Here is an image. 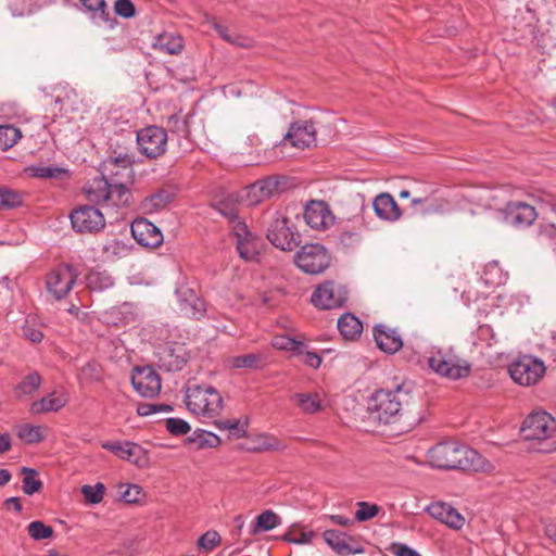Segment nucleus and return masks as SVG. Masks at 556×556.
<instances>
[{
    "instance_id": "8",
    "label": "nucleus",
    "mask_w": 556,
    "mask_h": 556,
    "mask_svg": "<svg viewBox=\"0 0 556 556\" xmlns=\"http://www.w3.org/2000/svg\"><path fill=\"white\" fill-rule=\"evenodd\" d=\"M511 379L523 387L538 383L545 375L546 367L544 363L531 355H523L508 367Z\"/></svg>"
},
{
    "instance_id": "44",
    "label": "nucleus",
    "mask_w": 556,
    "mask_h": 556,
    "mask_svg": "<svg viewBox=\"0 0 556 556\" xmlns=\"http://www.w3.org/2000/svg\"><path fill=\"white\" fill-rule=\"evenodd\" d=\"M135 160L130 154H118L111 156L103 163L104 172H110L112 175H118V172H114V167H121L124 170H130Z\"/></svg>"
},
{
    "instance_id": "25",
    "label": "nucleus",
    "mask_w": 556,
    "mask_h": 556,
    "mask_svg": "<svg viewBox=\"0 0 556 556\" xmlns=\"http://www.w3.org/2000/svg\"><path fill=\"white\" fill-rule=\"evenodd\" d=\"M372 208L375 214L382 220L395 222L402 216L396 201L387 192H382L374 199Z\"/></svg>"
},
{
    "instance_id": "10",
    "label": "nucleus",
    "mask_w": 556,
    "mask_h": 556,
    "mask_svg": "<svg viewBox=\"0 0 556 556\" xmlns=\"http://www.w3.org/2000/svg\"><path fill=\"white\" fill-rule=\"evenodd\" d=\"M167 132L159 126H148L137 132L139 152L148 159H156L166 152Z\"/></svg>"
},
{
    "instance_id": "49",
    "label": "nucleus",
    "mask_w": 556,
    "mask_h": 556,
    "mask_svg": "<svg viewBox=\"0 0 556 556\" xmlns=\"http://www.w3.org/2000/svg\"><path fill=\"white\" fill-rule=\"evenodd\" d=\"M356 506L355 519L359 522L375 518L381 509L377 504H370L368 502H357Z\"/></svg>"
},
{
    "instance_id": "21",
    "label": "nucleus",
    "mask_w": 556,
    "mask_h": 556,
    "mask_svg": "<svg viewBox=\"0 0 556 556\" xmlns=\"http://www.w3.org/2000/svg\"><path fill=\"white\" fill-rule=\"evenodd\" d=\"M283 140L298 149L309 148L316 141V128L312 122H295L290 126Z\"/></svg>"
},
{
    "instance_id": "3",
    "label": "nucleus",
    "mask_w": 556,
    "mask_h": 556,
    "mask_svg": "<svg viewBox=\"0 0 556 556\" xmlns=\"http://www.w3.org/2000/svg\"><path fill=\"white\" fill-rule=\"evenodd\" d=\"M185 404L194 415L213 418L218 416L224 407L220 393L207 383H193L185 389Z\"/></svg>"
},
{
    "instance_id": "29",
    "label": "nucleus",
    "mask_w": 556,
    "mask_h": 556,
    "mask_svg": "<svg viewBox=\"0 0 556 556\" xmlns=\"http://www.w3.org/2000/svg\"><path fill=\"white\" fill-rule=\"evenodd\" d=\"M337 327L342 337L346 340H355L363 331L362 321L351 313L341 315L338 319Z\"/></svg>"
},
{
    "instance_id": "56",
    "label": "nucleus",
    "mask_w": 556,
    "mask_h": 556,
    "mask_svg": "<svg viewBox=\"0 0 556 556\" xmlns=\"http://www.w3.org/2000/svg\"><path fill=\"white\" fill-rule=\"evenodd\" d=\"M79 275H80V273L78 271V269L74 265L68 264V263H64V264L59 265L54 269L53 276L51 278H58V279H61V278H77Z\"/></svg>"
},
{
    "instance_id": "20",
    "label": "nucleus",
    "mask_w": 556,
    "mask_h": 556,
    "mask_svg": "<svg viewBox=\"0 0 556 556\" xmlns=\"http://www.w3.org/2000/svg\"><path fill=\"white\" fill-rule=\"evenodd\" d=\"M131 235L142 247L157 248L163 242V235L159 227L146 218H137L131 223Z\"/></svg>"
},
{
    "instance_id": "1",
    "label": "nucleus",
    "mask_w": 556,
    "mask_h": 556,
    "mask_svg": "<svg viewBox=\"0 0 556 556\" xmlns=\"http://www.w3.org/2000/svg\"><path fill=\"white\" fill-rule=\"evenodd\" d=\"M427 457L432 467L444 470L490 473L495 468L478 451L454 441L438 443L428 451Z\"/></svg>"
},
{
    "instance_id": "9",
    "label": "nucleus",
    "mask_w": 556,
    "mask_h": 556,
    "mask_svg": "<svg viewBox=\"0 0 556 556\" xmlns=\"http://www.w3.org/2000/svg\"><path fill=\"white\" fill-rule=\"evenodd\" d=\"M296 266L308 275L323 273L330 264L327 250L318 243L306 244L294 256Z\"/></svg>"
},
{
    "instance_id": "52",
    "label": "nucleus",
    "mask_w": 556,
    "mask_h": 556,
    "mask_svg": "<svg viewBox=\"0 0 556 556\" xmlns=\"http://www.w3.org/2000/svg\"><path fill=\"white\" fill-rule=\"evenodd\" d=\"M165 427L172 435L176 437L187 434L191 429L190 425L186 420L174 417L165 420Z\"/></svg>"
},
{
    "instance_id": "54",
    "label": "nucleus",
    "mask_w": 556,
    "mask_h": 556,
    "mask_svg": "<svg viewBox=\"0 0 556 556\" xmlns=\"http://www.w3.org/2000/svg\"><path fill=\"white\" fill-rule=\"evenodd\" d=\"M302 343L287 336H277L273 340V345L278 350L296 351Z\"/></svg>"
},
{
    "instance_id": "33",
    "label": "nucleus",
    "mask_w": 556,
    "mask_h": 556,
    "mask_svg": "<svg viewBox=\"0 0 556 556\" xmlns=\"http://www.w3.org/2000/svg\"><path fill=\"white\" fill-rule=\"evenodd\" d=\"M109 188L110 182L105 178H96L86 189L87 199L90 202H93L96 204H102L103 206H105L109 197Z\"/></svg>"
},
{
    "instance_id": "26",
    "label": "nucleus",
    "mask_w": 556,
    "mask_h": 556,
    "mask_svg": "<svg viewBox=\"0 0 556 556\" xmlns=\"http://www.w3.org/2000/svg\"><path fill=\"white\" fill-rule=\"evenodd\" d=\"M151 46L162 53L176 55L184 49V38L175 31H163L153 37Z\"/></svg>"
},
{
    "instance_id": "28",
    "label": "nucleus",
    "mask_w": 556,
    "mask_h": 556,
    "mask_svg": "<svg viewBox=\"0 0 556 556\" xmlns=\"http://www.w3.org/2000/svg\"><path fill=\"white\" fill-rule=\"evenodd\" d=\"M66 403L67 400L63 395L58 396L55 393H50L49 395L33 402L29 412L34 415L58 412L63 408Z\"/></svg>"
},
{
    "instance_id": "57",
    "label": "nucleus",
    "mask_w": 556,
    "mask_h": 556,
    "mask_svg": "<svg viewBox=\"0 0 556 556\" xmlns=\"http://www.w3.org/2000/svg\"><path fill=\"white\" fill-rule=\"evenodd\" d=\"M142 496V489L137 484H128L126 490L122 493V498L127 504H136L140 502Z\"/></svg>"
},
{
    "instance_id": "47",
    "label": "nucleus",
    "mask_w": 556,
    "mask_h": 556,
    "mask_svg": "<svg viewBox=\"0 0 556 556\" xmlns=\"http://www.w3.org/2000/svg\"><path fill=\"white\" fill-rule=\"evenodd\" d=\"M315 535L312 530H296L295 527H291L282 536V540L293 544H306L309 543Z\"/></svg>"
},
{
    "instance_id": "12",
    "label": "nucleus",
    "mask_w": 556,
    "mask_h": 556,
    "mask_svg": "<svg viewBox=\"0 0 556 556\" xmlns=\"http://www.w3.org/2000/svg\"><path fill=\"white\" fill-rule=\"evenodd\" d=\"M70 219L73 229L81 233H94L102 230L105 226L103 213L92 205H83L75 208L70 214Z\"/></svg>"
},
{
    "instance_id": "22",
    "label": "nucleus",
    "mask_w": 556,
    "mask_h": 556,
    "mask_svg": "<svg viewBox=\"0 0 556 556\" xmlns=\"http://www.w3.org/2000/svg\"><path fill=\"white\" fill-rule=\"evenodd\" d=\"M507 223L517 227H528L536 218L535 208L523 202H510L505 210Z\"/></svg>"
},
{
    "instance_id": "32",
    "label": "nucleus",
    "mask_w": 556,
    "mask_h": 556,
    "mask_svg": "<svg viewBox=\"0 0 556 556\" xmlns=\"http://www.w3.org/2000/svg\"><path fill=\"white\" fill-rule=\"evenodd\" d=\"M103 320L108 325L113 326H126L130 321L134 320V314L131 312V306L127 303H124L121 306H114L104 312Z\"/></svg>"
},
{
    "instance_id": "50",
    "label": "nucleus",
    "mask_w": 556,
    "mask_h": 556,
    "mask_svg": "<svg viewBox=\"0 0 556 556\" xmlns=\"http://www.w3.org/2000/svg\"><path fill=\"white\" fill-rule=\"evenodd\" d=\"M22 204L20 193L8 188H0V211L11 210Z\"/></svg>"
},
{
    "instance_id": "23",
    "label": "nucleus",
    "mask_w": 556,
    "mask_h": 556,
    "mask_svg": "<svg viewBox=\"0 0 556 556\" xmlns=\"http://www.w3.org/2000/svg\"><path fill=\"white\" fill-rule=\"evenodd\" d=\"M427 511L431 517L440 520L452 529L458 530L464 526V517L446 503H433L428 506Z\"/></svg>"
},
{
    "instance_id": "38",
    "label": "nucleus",
    "mask_w": 556,
    "mask_h": 556,
    "mask_svg": "<svg viewBox=\"0 0 556 556\" xmlns=\"http://www.w3.org/2000/svg\"><path fill=\"white\" fill-rule=\"evenodd\" d=\"M21 473L24 475L22 490L27 495L38 493L43 488L41 480L36 479L38 471L34 468L22 467Z\"/></svg>"
},
{
    "instance_id": "41",
    "label": "nucleus",
    "mask_w": 556,
    "mask_h": 556,
    "mask_svg": "<svg viewBox=\"0 0 556 556\" xmlns=\"http://www.w3.org/2000/svg\"><path fill=\"white\" fill-rule=\"evenodd\" d=\"M22 138L21 130L13 125H0V149L7 151Z\"/></svg>"
},
{
    "instance_id": "55",
    "label": "nucleus",
    "mask_w": 556,
    "mask_h": 556,
    "mask_svg": "<svg viewBox=\"0 0 556 556\" xmlns=\"http://www.w3.org/2000/svg\"><path fill=\"white\" fill-rule=\"evenodd\" d=\"M173 410V407L167 404H150V403H142L139 404L137 407V414L139 416H149L157 412H170Z\"/></svg>"
},
{
    "instance_id": "63",
    "label": "nucleus",
    "mask_w": 556,
    "mask_h": 556,
    "mask_svg": "<svg viewBox=\"0 0 556 556\" xmlns=\"http://www.w3.org/2000/svg\"><path fill=\"white\" fill-rule=\"evenodd\" d=\"M229 431L236 439L244 438L247 435L245 427L240 425L238 419L231 421Z\"/></svg>"
},
{
    "instance_id": "31",
    "label": "nucleus",
    "mask_w": 556,
    "mask_h": 556,
    "mask_svg": "<svg viewBox=\"0 0 556 556\" xmlns=\"http://www.w3.org/2000/svg\"><path fill=\"white\" fill-rule=\"evenodd\" d=\"M287 445L283 441L269 433L257 434L253 439V446L249 447L251 452H280L285 451Z\"/></svg>"
},
{
    "instance_id": "60",
    "label": "nucleus",
    "mask_w": 556,
    "mask_h": 556,
    "mask_svg": "<svg viewBox=\"0 0 556 556\" xmlns=\"http://www.w3.org/2000/svg\"><path fill=\"white\" fill-rule=\"evenodd\" d=\"M393 553L396 556H421L417 551L402 543L393 544Z\"/></svg>"
},
{
    "instance_id": "59",
    "label": "nucleus",
    "mask_w": 556,
    "mask_h": 556,
    "mask_svg": "<svg viewBox=\"0 0 556 556\" xmlns=\"http://www.w3.org/2000/svg\"><path fill=\"white\" fill-rule=\"evenodd\" d=\"M483 275L489 276L491 278H501L504 275H508V273L504 271V269L500 266L498 262L493 261L484 266Z\"/></svg>"
},
{
    "instance_id": "35",
    "label": "nucleus",
    "mask_w": 556,
    "mask_h": 556,
    "mask_svg": "<svg viewBox=\"0 0 556 556\" xmlns=\"http://www.w3.org/2000/svg\"><path fill=\"white\" fill-rule=\"evenodd\" d=\"M290 400L305 414H314L321 409V403L317 394L295 393L291 395Z\"/></svg>"
},
{
    "instance_id": "48",
    "label": "nucleus",
    "mask_w": 556,
    "mask_h": 556,
    "mask_svg": "<svg viewBox=\"0 0 556 556\" xmlns=\"http://www.w3.org/2000/svg\"><path fill=\"white\" fill-rule=\"evenodd\" d=\"M28 534L35 541L46 540L53 535V528L46 526L42 521H31L27 526Z\"/></svg>"
},
{
    "instance_id": "19",
    "label": "nucleus",
    "mask_w": 556,
    "mask_h": 556,
    "mask_svg": "<svg viewBox=\"0 0 556 556\" xmlns=\"http://www.w3.org/2000/svg\"><path fill=\"white\" fill-rule=\"evenodd\" d=\"M305 223L315 230H326L333 225L334 217L324 201H311L304 210Z\"/></svg>"
},
{
    "instance_id": "6",
    "label": "nucleus",
    "mask_w": 556,
    "mask_h": 556,
    "mask_svg": "<svg viewBox=\"0 0 556 556\" xmlns=\"http://www.w3.org/2000/svg\"><path fill=\"white\" fill-rule=\"evenodd\" d=\"M175 294L181 314L192 320H201L206 314V303L200 295L198 280H181L177 283Z\"/></svg>"
},
{
    "instance_id": "51",
    "label": "nucleus",
    "mask_w": 556,
    "mask_h": 556,
    "mask_svg": "<svg viewBox=\"0 0 556 556\" xmlns=\"http://www.w3.org/2000/svg\"><path fill=\"white\" fill-rule=\"evenodd\" d=\"M105 486L103 483L98 482L94 485L85 484L81 486V493L84 494L87 503L99 504L103 500Z\"/></svg>"
},
{
    "instance_id": "16",
    "label": "nucleus",
    "mask_w": 556,
    "mask_h": 556,
    "mask_svg": "<svg viewBox=\"0 0 556 556\" xmlns=\"http://www.w3.org/2000/svg\"><path fill=\"white\" fill-rule=\"evenodd\" d=\"M131 383L143 397H154L161 391V378L150 366L136 368L131 375Z\"/></svg>"
},
{
    "instance_id": "11",
    "label": "nucleus",
    "mask_w": 556,
    "mask_h": 556,
    "mask_svg": "<svg viewBox=\"0 0 556 556\" xmlns=\"http://www.w3.org/2000/svg\"><path fill=\"white\" fill-rule=\"evenodd\" d=\"M521 434L528 441L546 440L556 432V421L546 412L530 414L522 422Z\"/></svg>"
},
{
    "instance_id": "14",
    "label": "nucleus",
    "mask_w": 556,
    "mask_h": 556,
    "mask_svg": "<svg viewBox=\"0 0 556 556\" xmlns=\"http://www.w3.org/2000/svg\"><path fill=\"white\" fill-rule=\"evenodd\" d=\"M278 191V181L273 177H267L255 181L240 191L239 199L247 206L256 205Z\"/></svg>"
},
{
    "instance_id": "30",
    "label": "nucleus",
    "mask_w": 556,
    "mask_h": 556,
    "mask_svg": "<svg viewBox=\"0 0 556 556\" xmlns=\"http://www.w3.org/2000/svg\"><path fill=\"white\" fill-rule=\"evenodd\" d=\"M108 202L104 207H128L131 202V193L123 184H110Z\"/></svg>"
},
{
    "instance_id": "36",
    "label": "nucleus",
    "mask_w": 556,
    "mask_h": 556,
    "mask_svg": "<svg viewBox=\"0 0 556 556\" xmlns=\"http://www.w3.org/2000/svg\"><path fill=\"white\" fill-rule=\"evenodd\" d=\"M189 443H195L198 448H214L220 445V438L203 429H197L192 435L188 438Z\"/></svg>"
},
{
    "instance_id": "53",
    "label": "nucleus",
    "mask_w": 556,
    "mask_h": 556,
    "mask_svg": "<svg viewBox=\"0 0 556 556\" xmlns=\"http://www.w3.org/2000/svg\"><path fill=\"white\" fill-rule=\"evenodd\" d=\"M220 544V535L215 530H208L198 540V546L204 551H213Z\"/></svg>"
},
{
    "instance_id": "2",
    "label": "nucleus",
    "mask_w": 556,
    "mask_h": 556,
    "mask_svg": "<svg viewBox=\"0 0 556 556\" xmlns=\"http://www.w3.org/2000/svg\"><path fill=\"white\" fill-rule=\"evenodd\" d=\"M410 400V390L406 383L397 384L393 390H377L368 400L369 417L379 424H395L402 416L403 406Z\"/></svg>"
},
{
    "instance_id": "64",
    "label": "nucleus",
    "mask_w": 556,
    "mask_h": 556,
    "mask_svg": "<svg viewBox=\"0 0 556 556\" xmlns=\"http://www.w3.org/2000/svg\"><path fill=\"white\" fill-rule=\"evenodd\" d=\"M24 333L27 339H29L34 343H39L43 339V333L40 330L34 329L31 327H25Z\"/></svg>"
},
{
    "instance_id": "61",
    "label": "nucleus",
    "mask_w": 556,
    "mask_h": 556,
    "mask_svg": "<svg viewBox=\"0 0 556 556\" xmlns=\"http://www.w3.org/2000/svg\"><path fill=\"white\" fill-rule=\"evenodd\" d=\"M127 251V248L124 243L119 241H112L104 245V252L108 254L118 255Z\"/></svg>"
},
{
    "instance_id": "46",
    "label": "nucleus",
    "mask_w": 556,
    "mask_h": 556,
    "mask_svg": "<svg viewBox=\"0 0 556 556\" xmlns=\"http://www.w3.org/2000/svg\"><path fill=\"white\" fill-rule=\"evenodd\" d=\"M76 280H47V289L55 300H61L72 290Z\"/></svg>"
},
{
    "instance_id": "15",
    "label": "nucleus",
    "mask_w": 556,
    "mask_h": 556,
    "mask_svg": "<svg viewBox=\"0 0 556 556\" xmlns=\"http://www.w3.org/2000/svg\"><path fill=\"white\" fill-rule=\"evenodd\" d=\"M102 448L113 453L121 459L127 460L137 466H144L148 463L146 450L131 441H106L101 444Z\"/></svg>"
},
{
    "instance_id": "34",
    "label": "nucleus",
    "mask_w": 556,
    "mask_h": 556,
    "mask_svg": "<svg viewBox=\"0 0 556 556\" xmlns=\"http://www.w3.org/2000/svg\"><path fill=\"white\" fill-rule=\"evenodd\" d=\"M29 176L36 178L59 179L68 178V170L59 166L33 165L26 168Z\"/></svg>"
},
{
    "instance_id": "5",
    "label": "nucleus",
    "mask_w": 556,
    "mask_h": 556,
    "mask_svg": "<svg viewBox=\"0 0 556 556\" xmlns=\"http://www.w3.org/2000/svg\"><path fill=\"white\" fill-rule=\"evenodd\" d=\"M429 367L438 375L451 380L467 378L471 364L459 357L453 348H440L428 358Z\"/></svg>"
},
{
    "instance_id": "62",
    "label": "nucleus",
    "mask_w": 556,
    "mask_h": 556,
    "mask_svg": "<svg viewBox=\"0 0 556 556\" xmlns=\"http://www.w3.org/2000/svg\"><path fill=\"white\" fill-rule=\"evenodd\" d=\"M304 364L316 369L321 364V357L316 352L307 351L304 355Z\"/></svg>"
},
{
    "instance_id": "7",
    "label": "nucleus",
    "mask_w": 556,
    "mask_h": 556,
    "mask_svg": "<svg viewBox=\"0 0 556 556\" xmlns=\"http://www.w3.org/2000/svg\"><path fill=\"white\" fill-rule=\"evenodd\" d=\"M349 291L334 280H324L312 293L311 303L318 309L330 311L344 306Z\"/></svg>"
},
{
    "instance_id": "39",
    "label": "nucleus",
    "mask_w": 556,
    "mask_h": 556,
    "mask_svg": "<svg viewBox=\"0 0 556 556\" xmlns=\"http://www.w3.org/2000/svg\"><path fill=\"white\" fill-rule=\"evenodd\" d=\"M83 7L91 14V18L97 23H103L109 20V12L104 0H79Z\"/></svg>"
},
{
    "instance_id": "58",
    "label": "nucleus",
    "mask_w": 556,
    "mask_h": 556,
    "mask_svg": "<svg viewBox=\"0 0 556 556\" xmlns=\"http://www.w3.org/2000/svg\"><path fill=\"white\" fill-rule=\"evenodd\" d=\"M114 9L116 14L125 18L132 17L136 12L135 5L130 0H116Z\"/></svg>"
},
{
    "instance_id": "45",
    "label": "nucleus",
    "mask_w": 556,
    "mask_h": 556,
    "mask_svg": "<svg viewBox=\"0 0 556 556\" xmlns=\"http://www.w3.org/2000/svg\"><path fill=\"white\" fill-rule=\"evenodd\" d=\"M41 377L37 371L30 372L15 387L17 396L29 395L39 389Z\"/></svg>"
},
{
    "instance_id": "37",
    "label": "nucleus",
    "mask_w": 556,
    "mask_h": 556,
    "mask_svg": "<svg viewBox=\"0 0 556 556\" xmlns=\"http://www.w3.org/2000/svg\"><path fill=\"white\" fill-rule=\"evenodd\" d=\"M280 523V517L273 510H265L260 514L251 528V534L269 531Z\"/></svg>"
},
{
    "instance_id": "24",
    "label": "nucleus",
    "mask_w": 556,
    "mask_h": 556,
    "mask_svg": "<svg viewBox=\"0 0 556 556\" xmlns=\"http://www.w3.org/2000/svg\"><path fill=\"white\" fill-rule=\"evenodd\" d=\"M374 338L377 346L389 354H394L403 346L401 336L394 329L386 325H377L374 328Z\"/></svg>"
},
{
    "instance_id": "40",
    "label": "nucleus",
    "mask_w": 556,
    "mask_h": 556,
    "mask_svg": "<svg viewBox=\"0 0 556 556\" xmlns=\"http://www.w3.org/2000/svg\"><path fill=\"white\" fill-rule=\"evenodd\" d=\"M213 28L217 31L226 42L240 48H248L251 46V40L247 37L231 33L230 29L222 24L213 23Z\"/></svg>"
},
{
    "instance_id": "43",
    "label": "nucleus",
    "mask_w": 556,
    "mask_h": 556,
    "mask_svg": "<svg viewBox=\"0 0 556 556\" xmlns=\"http://www.w3.org/2000/svg\"><path fill=\"white\" fill-rule=\"evenodd\" d=\"M16 435L27 444H36L43 441L41 427L24 424L17 427Z\"/></svg>"
},
{
    "instance_id": "4",
    "label": "nucleus",
    "mask_w": 556,
    "mask_h": 556,
    "mask_svg": "<svg viewBox=\"0 0 556 556\" xmlns=\"http://www.w3.org/2000/svg\"><path fill=\"white\" fill-rule=\"evenodd\" d=\"M218 211L231 224L240 257L244 261H256L263 248V240L250 231L247 224L239 218L236 208L220 202Z\"/></svg>"
},
{
    "instance_id": "27",
    "label": "nucleus",
    "mask_w": 556,
    "mask_h": 556,
    "mask_svg": "<svg viewBox=\"0 0 556 556\" xmlns=\"http://www.w3.org/2000/svg\"><path fill=\"white\" fill-rule=\"evenodd\" d=\"M174 199L173 192L161 189L146 197L140 204L144 214H155L163 211Z\"/></svg>"
},
{
    "instance_id": "18",
    "label": "nucleus",
    "mask_w": 556,
    "mask_h": 556,
    "mask_svg": "<svg viewBox=\"0 0 556 556\" xmlns=\"http://www.w3.org/2000/svg\"><path fill=\"white\" fill-rule=\"evenodd\" d=\"M325 542L340 556L363 554L364 546L354 538L338 530H326L323 534Z\"/></svg>"
},
{
    "instance_id": "42",
    "label": "nucleus",
    "mask_w": 556,
    "mask_h": 556,
    "mask_svg": "<svg viewBox=\"0 0 556 556\" xmlns=\"http://www.w3.org/2000/svg\"><path fill=\"white\" fill-rule=\"evenodd\" d=\"M263 361H264V357L262 354L250 353V354L233 356L230 359V364H231V367L235 369H241V368L257 369V368H261Z\"/></svg>"
},
{
    "instance_id": "17",
    "label": "nucleus",
    "mask_w": 556,
    "mask_h": 556,
    "mask_svg": "<svg viewBox=\"0 0 556 556\" xmlns=\"http://www.w3.org/2000/svg\"><path fill=\"white\" fill-rule=\"evenodd\" d=\"M157 356L160 367L167 371H180L189 359L185 344L176 342L161 348Z\"/></svg>"
},
{
    "instance_id": "13",
    "label": "nucleus",
    "mask_w": 556,
    "mask_h": 556,
    "mask_svg": "<svg viewBox=\"0 0 556 556\" xmlns=\"http://www.w3.org/2000/svg\"><path fill=\"white\" fill-rule=\"evenodd\" d=\"M268 240L282 251H292L299 245V235L288 226L286 217L277 215L267 230Z\"/></svg>"
}]
</instances>
